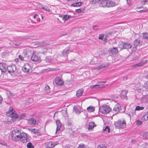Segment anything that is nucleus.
Wrapping results in <instances>:
<instances>
[{"label": "nucleus", "instance_id": "obj_1", "mask_svg": "<svg viewBox=\"0 0 148 148\" xmlns=\"http://www.w3.org/2000/svg\"><path fill=\"white\" fill-rule=\"evenodd\" d=\"M99 5L100 7H112L117 4H116L115 2L110 0H100L99 1Z\"/></svg>", "mask_w": 148, "mask_h": 148}, {"label": "nucleus", "instance_id": "obj_2", "mask_svg": "<svg viewBox=\"0 0 148 148\" xmlns=\"http://www.w3.org/2000/svg\"><path fill=\"white\" fill-rule=\"evenodd\" d=\"M111 108L108 106L103 105L101 107H100L99 110L102 113L106 114L111 111Z\"/></svg>", "mask_w": 148, "mask_h": 148}, {"label": "nucleus", "instance_id": "obj_3", "mask_svg": "<svg viewBox=\"0 0 148 148\" xmlns=\"http://www.w3.org/2000/svg\"><path fill=\"white\" fill-rule=\"evenodd\" d=\"M142 40L139 39H137L135 40L133 43L134 47L132 49V52L136 51L137 50V47L142 45Z\"/></svg>", "mask_w": 148, "mask_h": 148}, {"label": "nucleus", "instance_id": "obj_4", "mask_svg": "<svg viewBox=\"0 0 148 148\" xmlns=\"http://www.w3.org/2000/svg\"><path fill=\"white\" fill-rule=\"evenodd\" d=\"M32 56L31 59L34 62H39L40 60V57L39 56L36 52L34 51L32 53Z\"/></svg>", "mask_w": 148, "mask_h": 148}, {"label": "nucleus", "instance_id": "obj_5", "mask_svg": "<svg viewBox=\"0 0 148 148\" xmlns=\"http://www.w3.org/2000/svg\"><path fill=\"white\" fill-rule=\"evenodd\" d=\"M126 124V122L125 121H122L119 120L116 123H115L114 125L115 127L122 129L125 126Z\"/></svg>", "mask_w": 148, "mask_h": 148}, {"label": "nucleus", "instance_id": "obj_6", "mask_svg": "<svg viewBox=\"0 0 148 148\" xmlns=\"http://www.w3.org/2000/svg\"><path fill=\"white\" fill-rule=\"evenodd\" d=\"M7 65L6 64L3 63H0V76L2 72L5 73L7 71Z\"/></svg>", "mask_w": 148, "mask_h": 148}, {"label": "nucleus", "instance_id": "obj_7", "mask_svg": "<svg viewBox=\"0 0 148 148\" xmlns=\"http://www.w3.org/2000/svg\"><path fill=\"white\" fill-rule=\"evenodd\" d=\"M20 141L22 143H26L28 141L27 134L25 133H22L20 136Z\"/></svg>", "mask_w": 148, "mask_h": 148}, {"label": "nucleus", "instance_id": "obj_8", "mask_svg": "<svg viewBox=\"0 0 148 148\" xmlns=\"http://www.w3.org/2000/svg\"><path fill=\"white\" fill-rule=\"evenodd\" d=\"M8 72L11 74V73H14L16 70L15 66H9L7 67V69Z\"/></svg>", "mask_w": 148, "mask_h": 148}, {"label": "nucleus", "instance_id": "obj_9", "mask_svg": "<svg viewBox=\"0 0 148 148\" xmlns=\"http://www.w3.org/2000/svg\"><path fill=\"white\" fill-rule=\"evenodd\" d=\"M22 133L21 132V131L18 130L17 129H15L12 131L11 134V137L14 136L15 135H21Z\"/></svg>", "mask_w": 148, "mask_h": 148}, {"label": "nucleus", "instance_id": "obj_10", "mask_svg": "<svg viewBox=\"0 0 148 148\" xmlns=\"http://www.w3.org/2000/svg\"><path fill=\"white\" fill-rule=\"evenodd\" d=\"M56 124L57 125V128L56 129V134H58V131H59L61 127L62 124L60 120H57L56 121Z\"/></svg>", "mask_w": 148, "mask_h": 148}, {"label": "nucleus", "instance_id": "obj_11", "mask_svg": "<svg viewBox=\"0 0 148 148\" xmlns=\"http://www.w3.org/2000/svg\"><path fill=\"white\" fill-rule=\"evenodd\" d=\"M127 91L126 90H123L122 91L120 95V96L122 99H127Z\"/></svg>", "mask_w": 148, "mask_h": 148}, {"label": "nucleus", "instance_id": "obj_12", "mask_svg": "<svg viewBox=\"0 0 148 148\" xmlns=\"http://www.w3.org/2000/svg\"><path fill=\"white\" fill-rule=\"evenodd\" d=\"M118 52L117 48L114 47L109 52L110 55H115Z\"/></svg>", "mask_w": 148, "mask_h": 148}, {"label": "nucleus", "instance_id": "obj_13", "mask_svg": "<svg viewBox=\"0 0 148 148\" xmlns=\"http://www.w3.org/2000/svg\"><path fill=\"white\" fill-rule=\"evenodd\" d=\"M55 80L56 83L58 85L62 86L63 85V82L59 77L56 78Z\"/></svg>", "mask_w": 148, "mask_h": 148}, {"label": "nucleus", "instance_id": "obj_14", "mask_svg": "<svg viewBox=\"0 0 148 148\" xmlns=\"http://www.w3.org/2000/svg\"><path fill=\"white\" fill-rule=\"evenodd\" d=\"M36 121L34 118H32L28 120V123L30 125H34L36 123Z\"/></svg>", "mask_w": 148, "mask_h": 148}, {"label": "nucleus", "instance_id": "obj_15", "mask_svg": "<svg viewBox=\"0 0 148 148\" xmlns=\"http://www.w3.org/2000/svg\"><path fill=\"white\" fill-rule=\"evenodd\" d=\"M121 108L122 107L119 104H117L115 106L113 110L116 112H118L121 110Z\"/></svg>", "mask_w": 148, "mask_h": 148}, {"label": "nucleus", "instance_id": "obj_16", "mask_svg": "<svg viewBox=\"0 0 148 148\" xmlns=\"http://www.w3.org/2000/svg\"><path fill=\"white\" fill-rule=\"evenodd\" d=\"M147 60H142L141 62L138 63L135 65H134V66L136 67H137L142 66L146 63Z\"/></svg>", "mask_w": 148, "mask_h": 148}, {"label": "nucleus", "instance_id": "obj_17", "mask_svg": "<svg viewBox=\"0 0 148 148\" xmlns=\"http://www.w3.org/2000/svg\"><path fill=\"white\" fill-rule=\"evenodd\" d=\"M84 92V90L82 88L79 89L78 90L76 93V96L77 97H79L81 96Z\"/></svg>", "mask_w": 148, "mask_h": 148}, {"label": "nucleus", "instance_id": "obj_18", "mask_svg": "<svg viewBox=\"0 0 148 148\" xmlns=\"http://www.w3.org/2000/svg\"><path fill=\"white\" fill-rule=\"evenodd\" d=\"M71 51L68 49H64L62 52V55L63 56H67L68 54Z\"/></svg>", "mask_w": 148, "mask_h": 148}, {"label": "nucleus", "instance_id": "obj_19", "mask_svg": "<svg viewBox=\"0 0 148 148\" xmlns=\"http://www.w3.org/2000/svg\"><path fill=\"white\" fill-rule=\"evenodd\" d=\"M29 66L28 64L25 65L23 67L22 70L25 73H27L29 72V69L28 68Z\"/></svg>", "mask_w": 148, "mask_h": 148}, {"label": "nucleus", "instance_id": "obj_20", "mask_svg": "<svg viewBox=\"0 0 148 148\" xmlns=\"http://www.w3.org/2000/svg\"><path fill=\"white\" fill-rule=\"evenodd\" d=\"M96 125L93 122H91L89 123L88 129L89 130H91L95 127L96 126Z\"/></svg>", "mask_w": 148, "mask_h": 148}, {"label": "nucleus", "instance_id": "obj_21", "mask_svg": "<svg viewBox=\"0 0 148 148\" xmlns=\"http://www.w3.org/2000/svg\"><path fill=\"white\" fill-rule=\"evenodd\" d=\"M124 49H128L132 47V45L128 42H124Z\"/></svg>", "mask_w": 148, "mask_h": 148}, {"label": "nucleus", "instance_id": "obj_22", "mask_svg": "<svg viewBox=\"0 0 148 148\" xmlns=\"http://www.w3.org/2000/svg\"><path fill=\"white\" fill-rule=\"evenodd\" d=\"M15 136H14L12 137V139L15 140L16 141L19 140H20V136H21L20 135H15Z\"/></svg>", "mask_w": 148, "mask_h": 148}, {"label": "nucleus", "instance_id": "obj_23", "mask_svg": "<svg viewBox=\"0 0 148 148\" xmlns=\"http://www.w3.org/2000/svg\"><path fill=\"white\" fill-rule=\"evenodd\" d=\"M87 110L88 112H94L95 110V107L89 106L87 108Z\"/></svg>", "mask_w": 148, "mask_h": 148}, {"label": "nucleus", "instance_id": "obj_24", "mask_svg": "<svg viewBox=\"0 0 148 148\" xmlns=\"http://www.w3.org/2000/svg\"><path fill=\"white\" fill-rule=\"evenodd\" d=\"M83 4V3L82 2H77L71 4V5L73 7H77L80 6Z\"/></svg>", "mask_w": 148, "mask_h": 148}, {"label": "nucleus", "instance_id": "obj_25", "mask_svg": "<svg viewBox=\"0 0 148 148\" xmlns=\"http://www.w3.org/2000/svg\"><path fill=\"white\" fill-rule=\"evenodd\" d=\"M10 116L12 118L16 119L19 118V116L18 115V114L16 113H14L13 112L11 113Z\"/></svg>", "mask_w": 148, "mask_h": 148}, {"label": "nucleus", "instance_id": "obj_26", "mask_svg": "<svg viewBox=\"0 0 148 148\" xmlns=\"http://www.w3.org/2000/svg\"><path fill=\"white\" fill-rule=\"evenodd\" d=\"M143 38L148 40V33L147 32L143 33Z\"/></svg>", "mask_w": 148, "mask_h": 148}, {"label": "nucleus", "instance_id": "obj_27", "mask_svg": "<svg viewBox=\"0 0 148 148\" xmlns=\"http://www.w3.org/2000/svg\"><path fill=\"white\" fill-rule=\"evenodd\" d=\"M32 131L33 133L36 134L38 135H39L40 134V133L39 132V130H38L34 129L32 130Z\"/></svg>", "mask_w": 148, "mask_h": 148}, {"label": "nucleus", "instance_id": "obj_28", "mask_svg": "<svg viewBox=\"0 0 148 148\" xmlns=\"http://www.w3.org/2000/svg\"><path fill=\"white\" fill-rule=\"evenodd\" d=\"M27 148H34V146L30 142L28 143L27 144Z\"/></svg>", "mask_w": 148, "mask_h": 148}, {"label": "nucleus", "instance_id": "obj_29", "mask_svg": "<svg viewBox=\"0 0 148 148\" xmlns=\"http://www.w3.org/2000/svg\"><path fill=\"white\" fill-rule=\"evenodd\" d=\"M144 108L143 107L137 106H136L135 109V110L139 111L140 110H143Z\"/></svg>", "mask_w": 148, "mask_h": 148}, {"label": "nucleus", "instance_id": "obj_30", "mask_svg": "<svg viewBox=\"0 0 148 148\" xmlns=\"http://www.w3.org/2000/svg\"><path fill=\"white\" fill-rule=\"evenodd\" d=\"M47 145L48 147L49 148H53L55 146V145H53V144L52 142L50 141L48 143Z\"/></svg>", "mask_w": 148, "mask_h": 148}, {"label": "nucleus", "instance_id": "obj_31", "mask_svg": "<svg viewBox=\"0 0 148 148\" xmlns=\"http://www.w3.org/2000/svg\"><path fill=\"white\" fill-rule=\"evenodd\" d=\"M50 87L48 85H46L45 87V90L47 93H49L50 92Z\"/></svg>", "mask_w": 148, "mask_h": 148}, {"label": "nucleus", "instance_id": "obj_32", "mask_svg": "<svg viewBox=\"0 0 148 148\" xmlns=\"http://www.w3.org/2000/svg\"><path fill=\"white\" fill-rule=\"evenodd\" d=\"M52 60L53 58L51 56L47 57L45 59L46 61L47 62H50Z\"/></svg>", "mask_w": 148, "mask_h": 148}, {"label": "nucleus", "instance_id": "obj_33", "mask_svg": "<svg viewBox=\"0 0 148 148\" xmlns=\"http://www.w3.org/2000/svg\"><path fill=\"white\" fill-rule=\"evenodd\" d=\"M143 137L144 138L148 139V132L144 133L143 135Z\"/></svg>", "mask_w": 148, "mask_h": 148}, {"label": "nucleus", "instance_id": "obj_34", "mask_svg": "<svg viewBox=\"0 0 148 148\" xmlns=\"http://www.w3.org/2000/svg\"><path fill=\"white\" fill-rule=\"evenodd\" d=\"M26 116V114L25 113H22L21 114L20 116H19V119L20 120L23 119Z\"/></svg>", "mask_w": 148, "mask_h": 148}, {"label": "nucleus", "instance_id": "obj_35", "mask_svg": "<svg viewBox=\"0 0 148 148\" xmlns=\"http://www.w3.org/2000/svg\"><path fill=\"white\" fill-rule=\"evenodd\" d=\"M124 45V42H121V43L119 44V45H118L119 47L122 49H124V46L123 45Z\"/></svg>", "mask_w": 148, "mask_h": 148}, {"label": "nucleus", "instance_id": "obj_36", "mask_svg": "<svg viewBox=\"0 0 148 148\" xmlns=\"http://www.w3.org/2000/svg\"><path fill=\"white\" fill-rule=\"evenodd\" d=\"M77 148H86V145L83 144H80Z\"/></svg>", "mask_w": 148, "mask_h": 148}, {"label": "nucleus", "instance_id": "obj_37", "mask_svg": "<svg viewBox=\"0 0 148 148\" xmlns=\"http://www.w3.org/2000/svg\"><path fill=\"white\" fill-rule=\"evenodd\" d=\"M110 129L108 126H106L104 129H103L104 131H108L107 132L109 133L110 132Z\"/></svg>", "mask_w": 148, "mask_h": 148}, {"label": "nucleus", "instance_id": "obj_38", "mask_svg": "<svg viewBox=\"0 0 148 148\" xmlns=\"http://www.w3.org/2000/svg\"><path fill=\"white\" fill-rule=\"evenodd\" d=\"M106 66L104 64H101L97 67V69L98 70L101 69L103 68L106 67Z\"/></svg>", "mask_w": 148, "mask_h": 148}, {"label": "nucleus", "instance_id": "obj_39", "mask_svg": "<svg viewBox=\"0 0 148 148\" xmlns=\"http://www.w3.org/2000/svg\"><path fill=\"white\" fill-rule=\"evenodd\" d=\"M73 109L74 110V111H75L77 114H79L81 113L80 111H79L77 109H76V107L75 106H74L73 107Z\"/></svg>", "mask_w": 148, "mask_h": 148}, {"label": "nucleus", "instance_id": "obj_40", "mask_svg": "<svg viewBox=\"0 0 148 148\" xmlns=\"http://www.w3.org/2000/svg\"><path fill=\"white\" fill-rule=\"evenodd\" d=\"M44 51H42L41 52V53L44 55H45L47 54V53L48 49L46 48H44Z\"/></svg>", "mask_w": 148, "mask_h": 148}, {"label": "nucleus", "instance_id": "obj_41", "mask_svg": "<svg viewBox=\"0 0 148 148\" xmlns=\"http://www.w3.org/2000/svg\"><path fill=\"white\" fill-rule=\"evenodd\" d=\"M100 0H92L91 1V4H94L96 3H99Z\"/></svg>", "mask_w": 148, "mask_h": 148}, {"label": "nucleus", "instance_id": "obj_42", "mask_svg": "<svg viewBox=\"0 0 148 148\" xmlns=\"http://www.w3.org/2000/svg\"><path fill=\"white\" fill-rule=\"evenodd\" d=\"M23 53L25 55V57H27V56L28 57H29V52H27L26 51L24 50L23 52Z\"/></svg>", "mask_w": 148, "mask_h": 148}, {"label": "nucleus", "instance_id": "obj_43", "mask_svg": "<svg viewBox=\"0 0 148 148\" xmlns=\"http://www.w3.org/2000/svg\"><path fill=\"white\" fill-rule=\"evenodd\" d=\"M98 27L99 26L97 25H94L93 26L92 28L95 31H97Z\"/></svg>", "mask_w": 148, "mask_h": 148}, {"label": "nucleus", "instance_id": "obj_44", "mask_svg": "<svg viewBox=\"0 0 148 148\" xmlns=\"http://www.w3.org/2000/svg\"><path fill=\"white\" fill-rule=\"evenodd\" d=\"M97 148H107V147L105 145L101 144L99 145Z\"/></svg>", "mask_w": 148, "mask_h": 148}, {"label": "nucleus", "instance_id": "obj_45", "mask_svg": "<svg viewBox=\"0 0 148 148\" xmlns=\"http://www.w3.org/2000/svg\"><path fill=\"white\" fill-rule=\"evenodd\" d=\"M42 9L48 11H49L50 10V9L49 8V7H47V6H46L45 7V6L43 7Z\"/></svg>", "mask_w": 148, "mask_h": 148}, {"label": "nucleus", "instance_id": "obj_46", "mask_svg": "<svg viewBox=\"0 0 148 148\" xmlns=\"http://www.w3.org/2000/svg\"><path fill=\"white\" fill-rule=\"evenodd\" d=\"M104 37V34H103L99 35V39L100 40H103Z\"/></svg>", "mask_w": 148, "mask_h": 148}, {"label": "nucleus", "instance_id": "obj_47", "mask_svg": "<svg viewBox=\"0 0 148 148\" xmlns=\"http://www.w3.org/2000/svg\"><path fill=\"white\" fill-rule=\"evenodd\" d=\"M136 123L138 125H140L142 124V122L139 120H137L136 121Z\"/></svg>", "mask_w": 148, "mask_h": 148}, {"label": "nucleus", "instance_id": "obj_48", "mask_svg": "<svg viewBox=\"0 0 148 148\" xmlns=\"http://www.w3.org/2000/svg\"><path fill=\"white\" fill-rule=\"evenodd\" d=\"M68 18V16L67 15H64L63 18H62V19L63 20H65V21L67 20L68 19H69Z\"/></svg>", "mask_w": 148, "mask_h": 148}, {"label": "nucleus", "instance_id": "obj_49", "mask_svg": "<svg viewBox=\"0 0 148 148\" xmlns=\"http://www.w3.org/2000/svg\"><path fill=\"white\" fill-rule=\"evenodd\" d=\"M0 144L3 146H6L7 145V143L5 142H0Z\"/></svg>", "mask_w": 148, "mask_h": 148}, {"label": "nucleus", "instance_id": "obj_50", "mask_svg": "<svg viewBox=\"0 0 148 148\" xmlns=\"http://www.w3.org/2000/svg\"><path fill=\"white\" fill-rule=\"evenodd\" d=\"M67 123L68 125L69 126H71L72 125L71 122L69 120L67 121Z\"/></svg>", "mask_w": 148, "mask_h": 148}, {"label": "nucleus", "instance_id": "obj_51", "mask_svg": "<svg viewBox=\"0 0 148 148\" xmlns=\"http://www.w3.org/2000/svg\"><path fill=\"white\" fill-rule=\"evenodd\" d=\"M75 11L76 12L79 13L81 12H82V11L81 9L80 8H79V9H76L75 10Z\"/></svg>", "mask_w": 148, "mask_h": 148}, {"label": "nucleus", "instance_id": "obj_52", "mask_svg": "<svg viewBox=\"0 0 148 148\" xmlns=\"http://www.w3.org/2000/svg\"><path fill=\"white\" fill-rule=\"evenodd\" d=\"M18 58L21 60L22 61L24 60L23 57L21 55H19L18 56Z\"/></svg>", "mask_w": 148, "mask_h": 148}, {"label": "nucleus", "instance_id": "obj_53", "mask_svg": "<svg viewBox=\"0 0 148 148\" xmlns=\"http://www.w3.org/2000/svg\"><path fill=\"white\" fill-rule=\"evenodd\" d=\"M40 45H41V46H46L47 45V44H45V43H44L43 42H41Z\"/></svg>", "mask_w": 148, "mask_h": 148}, {"label": "nucleus", "instance_id": "obj_54", "mask_svg": "<svg viewBox=\"0 0 148 148\" xmlns=\"http://www.w3.org/2000/svg\"><path fill=\"white\" fill-rule=\"evenodd\" d=\"M138 56H135L133 57V59L134 60H136L138 58Z\"/></svg>", "mask_w": 148, "mask_h": 148}, {"label": "nucleus", "instance_id": "obj_55", "mask_svg": "<svg viewBox=\"0 0 148 148\" xmlns=\"http://www.w3.org/2000/svg\"><path fill=\"white\" fill-rule=\"evenodd\" d=\"M13 110L12 108L11 107H10L9 110V112L10 113V114L12 112V110Z\"/></svg>", "mask_w": 148, "mask_h": 148}, {"label": "nucleus", "instance_id": "obj_56", "mask_svg": "<svg viewBox=\"0 0 148 148\" xmlns=\"http://www.w3.org/2000/svg\"><path fill=\"white\" fill-rule=\"evenodd\" d=\"M96 86H99L98 85H95L93 86H90V88H94V87H95Z\"/></svg>", "mask_w": 148, "mask_h": 148}, {"label": "nucleus", "instance_id": "obj_57", "mask_svg": "<svg viewBox=\"0 0 148 148\" xmlns=\"http://www.w3.org/2000/svg\"><path fill=\"white\" fill-rule=\"evenodd\" d=\"M39 7L40 9H42L43 8V5H41V4H40L39 5Z\"/></svg>", "mask_w": 148, "mask_h": 148}, {"label": "nucleus", "instance_id": "obj_58", "mask_svg": "<svg viewBox=\"0 0 148 148\" xmlns=\"http://www.w3.org/2000/svg\"><path fill=\"white\" fill-rule=\"evenodd\" d=\"M144 77L146 79H148V73L147 74V75H145L144 76Z\"/></svg>", "mask_w": 148, "mask_h": 148}, {"label": "nucleus", "instance_id": "obj_59", "mask_svg": "<svg viewBox=\"0 0 148 148\" xmlns=\"http://www.w3.org/2000/svg\"><path fill=\"white\" fill-rule=\"evenodd\" d=\"M146 115H145L144 116H143V117H144V119L145 120H148V116H146V119L145 118V117H146Z\"/></svg>", "mask_w": 148, "mask_h": 148}, {"label": "nucleus", "instance_id": "obj_60", "mask_svg": "<svg viewBox=\"0 0 148 148\" xmlns=\"http://www.w3.org/2000/svg\"><path fill=\"white\" fill-rule=\"evenodd\" d=\"M38 16L36 14L34 15V18H38Z\"/></svg>", "mask_w": 148, "mask_h": 148}, {"label": "nucleus", "instance_id": "obj_61", "mask_svg": "<svg viewBox=\"0 0 148 148\" xmlns=\"http://www.w3.org/2000/svg\"><path fill=\"white\" fill-rule=\"evenodd\" d=\"M107 36H106L105 37L104 40V42H106L107 40Z\"/></svg>", "mask_w": 148, "mask_h": 148}, {"label": "nucleus", "instance_id": "obj_62", "mask_svg": "<svg viewBox=\"0 0 148 148\" xmlns=\"http://www.w3.org/2000/svg\"><path fill=\"white\" fill-rule=\"evenodd\" d=\"M68 16V18L69 19H70V18H72V16L70 15H67Z\"/></svg>", "mask_w": 148, "mask_h": 148}, {"label": "nucleus", "instance_id": "obj_63", "mask_svg": "<svg viewBox=\"0 0 148 148\" xmlns=\"http://www.w3.org/2000/svg\"><path fill=\"white\" fill-rule=\"evenodd\" d=\"M146 87L148 88V81L146 82Z\"/></svg>", "mask_w": 148, "mask_h": 148}, {"label": "nucleus", "instance_id": "obj_64", "mask_svg": "<svg viewBox=\"0 0 148 148\" xmlns=\"http://www.w3.org/2000/svg\"><path fill=\"white\" fill-rule=\"evenodd\" d=\"M15 61L16 62H18V58H16V59H15Z\"/></svg>", "mask_w": 148, "mask_h": 148}]
</instances>
